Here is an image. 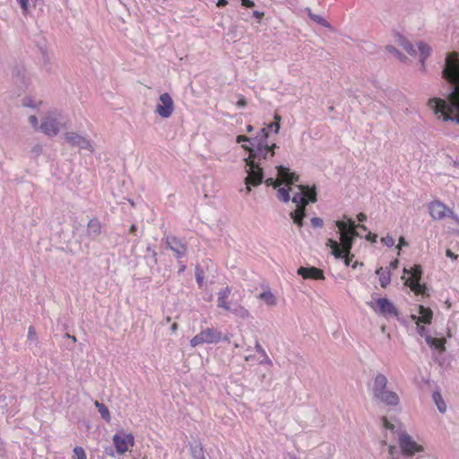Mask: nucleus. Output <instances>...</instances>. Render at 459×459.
I'll use <instances>...</instances> for the list:
<instances>
[{
  "label": "nucleus",
  "mask_w": 459,
  "mask_h": 459,
  "mask_svg": "<svg viewBox=\"0 0 459 459\" xmlns=\"http://www.w3.org/2000/svg\"><path fill=\"white\" fill-rule=\"evenodd\" d=\"M230 312L234 314L237 317L241 318L243 320L251 317V315L248 312V310L242 307L240 304H238L236 307H234Z\"/></svg>",
  "instance_id": "obj_29"
},
{
  "label": "nucleus",
  "mask_w": 459,
  "mask_h": 459,
  "mask_svg": "<svg viewBox=\"0 0 459 459\" xmlns=\"http://www.w3.org/2000/svg\"><path fill=\"white\" fill-rule=\"evenodd\" d=\"M22 7V9L26 12L29 8V0H17Z\"/></svg>",
  "instance_id": "obj_52"
},
{
  "label": "nucleus",
  "mask_w": 459,
  "mask_h": 459,
  "mask_svg": "<svg viewBox=\"0 0 459 459\" xmlns=\"http://www.w3.org/2000/svg\"><path fill=\"white\" fill-rule=\"evenodd\" d=\"M102 232V226L99 219L92 218L91 219L88 223L85 230V238L89 241H94L98 238V237Z\"/></svg>",
  "instance_id": "obj_15"
},
{
  "label": "nucleus",
  "mask_w": 459,
  "mask_h": 459,
  "mask_svg": "<svg viewBox=\"0 0 459 459\" xmlns=\"http://www.w3.org/2000/svg\"><path fill=\"white\" fill-rule=\"evenodd\" d=\"M112 440H113L114 446L116 448V452L117 454L123 455L128 450V447L126 446V442L125 441V438L119 433H116L113 436Z\"/></svg>",
  "instance_id": "obj_23"
},
{
  "label": "nucleus",
  "mask_w": 459,
  "mask_h": 459,
  "mask_svg": "<svg viewBox=\"0 0 459 459\" xmlns=\"http://www.w3.org/2000/svg\"><path fill=\"white\" fill-rule=\"evenodd\" d=\"M388 380L386 377L382 374L378 373L375 377L372 385H370L371 391H372V396L378 395L381 392H383L385 389H386Z\"/></svg>",
  "instance_id": "obj_18"
},
{
  "label": "nucleus",
  "mask_w": 459,
  "mask_h": 459,
  "mask_svg": "<svg viewBox=\"0 0 459 459\" xmlns=\"http://www.w3.org/2000/svg\"><path fill=\"white\" fill-rule=\"evenodd\" d=\"M351 252L349 253H342V257H341L342 259L344 260V263L347 266H350L351 263V260H352V255L351 256L350 255Z\"/></svg>",
  "instance_id": "obj_46"
},
{
  "label": "nucleus",
  "mask_w": 459,
  "mask_h": 459,
  "mask_svg": "<svg viewBox=\"0 0 459 459\" xmlns=\"http://www.w3.org/2000/svg\"><path fill=\"white\" fill-rule=\"evenodd\" d=\"M255 351L262 356H264L266 354L265 350L262 347V345L259 343V342L255 341Z\"/></svg>",
  "instance_id": "obj_48"
},
{
  "label": "nucleus",
  "mask_w": 459,
  "mask_h": 459,
  "mask_svg": "<svg viewBox=\"0 0 459 459\" xmlns=\"http://www.w3.org/2000/svg\"><path fill=\"white\" fill-rule=\"evenodd\" d=\"M276 169L277 176L281 184L292 185L295 182H298L299 176L296 173L290 171L289 168L279 165L276 167Z\"/></svg>",
  "instance_id": "obj_16"
},
{
  "label": "nucleus",
  "mask_w": 459,
  "mask_h": 459,
  "mask_svg": "<svg viewBox=\"0 0 459 459\" xmlns=\"http://www.w3.org/2000/svg\"><path fill=\"white\" fill-rule=\"evenodd\" d=\"M432 399L435 403V404L437 407V410L444 413L446 411V404L442 397V394L439 391H435L432 394Z\"/></svg>",
  "instance_id": "obj_27"
},
{
  "label": "nucleus",
  "mask_w": 459,
  "mask_h": 459,
  "mask_svg": "<svg viewBox=\"0 0 459 459\" xmlns=\"http://www.w3.org/2000/svg\"><path fill=\"white\" fill-rule=\"evenodd\" d=\"M104 454H105L106 455H108V456H112V457H114V456H115V452H114V450H113L111 447H109V446H108V447H106V448L104 449Z\"/></svg>",
  "instance_id": "obj_55"
},
{
  "label": "nucleus",
  "mask_w": 459,
  "mask_h": 459,
  "mask_svg": "<svg viewBox=\"0 0 459 459\" xmlns=\"http://www.w3.org/2000/svg\"><path fill=\"white\" fill-rule=\"evenodd\" d=\"M357 218H358L359 221L363 222L367 220V215L363 212H360L358 214Z\"/></svg>",
  "instance_id": "obj_60"
},
{
  "label": "nucleus",
  "mask_w": 459,
  "mask_h": 459,
  "mask_svg": "<svg viewBox=\"0 0 459 459\" xmlns=\"http://www.w3.org/2000/svg\"><path fill=\"white\" fill-rule=\"evenodd\" d=\"M263 357H264V359H263V361L260 362L261 364L272 365L273 362H272L271 359L267 356V354H265Z\"/></svg>",
  "instance_id": "obj_59"
},
{
  "label": "nucleus",
  "mask_w": 459,
  "mask_h": 459,
  "mask_svg": "<svg viewBox=\"0 0 459 459\" xmlns=\"http://www.w3.org/2000/svg\"><path fill=\"white\" fill-rule=\"evenodd\" d=\"M178 273H183L186 270V264L184 262L180 260H178Z\"/></svg>",
  "instance_id": "obj_57"
},
{
  "label": "nucleus",
  "mask_w": 459,
  "mask_h": 459,
  "mask_svg": "<svg viewBox=\"0 0 459 459\" xmlns=\"http://www.w3.org/2000/svg\"><path fill=\"white\" fill-rule=\"evenodd\" d=\"M299 191L293 194L292 202L297 204V209L290 213L293 223L299 228L303 227V220L306 217V206L308 203L316 202V191L313 186H299Z\"/></svg>",
  "instance_id": "obj_4"
},
{
  "label": "nucleus",
  "mask_w": 459,
  "mask_h": 459,
  "mask_svg": "<svg viewBox=\"0 0 459 459\" xmlns=\"http://www.w3.org/2000/svg\"><path fill=\"white\" fill-rule=\"evenodd\" d=\"M228 4V1L227 0H218L217 2V6L218 7H224Z\"/></svg>",
  "instance_id": "obj_62"
},
{
  "label": "nucleus",
  "mask_w": 459,
  "mask_h": 459,
  "mask_svg": "<svg viewBox=\"0 0 459 459\" xmlns=\"http://www.w3.org/2000/svg\"><path fill=\"white\" fill-rule=\"evenodd\" d=\"M425 341L429 347H433L434 342H437V338H433L429 334H426Z\"/></svg>",
  "instance_id": "obj_50"
},
{
  "label": "nucleus",
  "mask_w": 459,
  "mask_h": 459,
  "mask_svg": "<svg viewBox=\"0 0 459 459\" xmlns=\"http://www.w3.org/2000/svg\"><path fill=\"white\" fill-rule=\"evenodd\" d=\"M260 299L264 300L267 305L273 306L276 304L275 296L270 291V289L260 294Z\"/></svg>",
  "instance_id": "obj_32"
},
{
  "label": "nucleus",
  "mask_w": 459,
  "mask_h": 459,
  "mask_svg": "<svg viewBox=\"0 0 459 459\" xmlns=\"http://www.w3.org/2000/svg\"><path fill=\"white\" fill-rule=\"evenodd\" d=\"M388 453H389L391 459H393L394 457H395L399 455L398 450H397L396 446H389Z\"/></svg>",
  "instance_id": "obj_47"
},
{
  "label": "nucleus",
  "mask_w": 459,
  "mask_h": 459,
  "mask_svg": "<svg viewBox=\"0 0 459 459\" xmlns=\"http://www.w3.org/2000/svg\"><path fill=\"white\" fill-rule=\"evenodd\" d=\"M385 49L391 53V54H394L398 59H400L402 62H405L407 60V57L402 53L400 52L397 48H395L394 46L392 45H387L385 47Z\"/></svg>",
  "instance_id": "obj_34"
},
{
  "label": "nucleus",
  "mask_w": 459,
  "mask_h": 459,
  "mask_svg": "<svg viewBox=\"0 0 459 459\" xmlns=\"http://www.w3.org/2000/svg\"><path fill=\"white\" fill-rule=\"evenodd\" d=\"M425 341L429 347H433L434 342H437V338H433L429 334H426Z\"/></svg>",
  "instance_id": "obj_49"
},
{
  "label": "nucleus",
  "mask_w": 459,
  "mask_h": 459,
  "mask_svg": "<svg viewBox=\"0 0 459 459\" xmlns=\"http://www.w3.org/2000/svg\"><path fill=\"white\" fill-rule=\"evenodd\" d=\"M66 117L57 111L48 112L42 119L39 129L48 136H56L66 126Z\"/></svg>",
  "instance_id": "obj_5"
},
{
  "label": "nucleus",
  "mask_w": 459,
  "mask_h": 459,
  "mask_svg": "<svg viewBox=\"0 0 459 459\" xmlns=\"http://www.w3.org/2000/svg\"><path fill=\"white\" fill-rule=\"evenodd\" d=\"M147 252L150 254V259L152 263L157 264V252L151 246L147 247Z\"/></svg>",
  "instance_id": "obj_39"
},
{
  "label": "nucleus",
  "mask_w": 459,
  "mask_h": 459,
  "mask_svg": "<svg viewBox=\"0 0 459 459\" xmlns=\"http://www.w3.org/2000/svg\"><path fill=\"white\" fill-rule=\"evenodd\" d=\"M240 300L241 295L238 290L223 289L219 292L218 307L230 312L234 307L239 304Z\"/></svg>",
  "instance_id": "obj_8"
},
{
  "label": "nucleus",
  "mask_w": 459,
  "mask_h": 459,
  "mask_svg": "<svg viewBox=\"0 0 459 459\" xmlns=\"http://www.w3.org/2000/svg\"><path fill=\"white\" fill-rule=\"evenodd\" d=\"M264 182H265L266 186H273V187H275V186H276V185H275V179H274V178H268L267 179H265V181H264Z\"/></svg>",
  "instance_id": "obj_58"
},
{
  "label": "nucleus",
  "mask_w": 459,
  "mask_h": 459,
  "mask_svg": "<svg viewBox=\"0 0 459 459\" xmlns=\"http://www.w3.org/2000/svg\"><path fill=\"white\" fill-rule=\"evenodd\" d=\"M162 241H164L166 248L174 253L177 260H180L186 256L187 252V243L185 238L173 235H166L163 237Z\"/></svg>",
  "instance_id": "obj_9"
},
{
  "label": "nucleus",
  "mask_w": 459,
  "mask_h": 459,
  "mask_svg": "<svg viewBox=\"0 0 459 459\" xmlns=\"http://www.w3.org/2000/svg\"><path fill=\"white\" fill-rule=\"evenodd\" d=\"M221 341L229 342L230 338L227 335L223 336L222 333L221 331L217 330L216 328L208 327V328L202 330L199 333L195 335L190 340V345L192 347H196V346H198L200 344H204V343H208V344L218 343Z\"/></svg>",
  "instance_id": "obj_7"
},
{
  "label": "nucleus",
  "mask_w": 459,
  "mask_h": 459,
  "mask_svg": "<svg viewBox=\"0 0 459 459\" xmlns=\"http://www.w3.org/2000/svg\"><path fill=\"white\" fill-rule=\"evenodd\" d=\"M417 333L421 336V337H424L426 336V334H429L428 333V329L423 326V325H417Z\"/></svg>",
  "instance_id": "obj_43"
},
{
  "label": "nucleus",
  "mask_w": 459,
  "mask_h": 459,
  "mask_svg": "<svg viewBox=\"0 0 459 459\" xmlns=\"http://www.w3.org/2000/svg\"><path fill=\"white\" fill-rule=\"evenodd\" d=\"M306 11H307L308 16L310 17V19L312 21H314L315 22H316L317 24H320L324 27H326V28L330 27L329 22L325 18H323L322 16H320L318 14L313 13L310 8H307Z\"/></svg>",
  "instance_id": "obj_31"
},
{
  "label": "nucleus",
  "mask_w": 459,
  "mask_h": 459,
  "mask_svg": "<svg viewBox=\"0 0 459 459\" xmlns=\"http://www.w3.org/2000/svg\"><path fill=\"white\" fill-rule=\"evenodd\" d=\"M290 188L286 187H280L277 191V197L279 200H281L283 203H287L290 201Z\"/></svg>",
  "instance_id": "obj_33"
},
{
  "label": "nucleus",
  "mask_w": 459,
  "mask_h": 459,
  "mask_svg": "<svg viewBox=\"0 0 459 459\" xmlns=\"http://www.w3.org/2000/svg\"><path fill=\"white\" fill-rule=\"evenodd\" d=\"M384 427L391 431H394L395 426L389 422L385 417L383 418Z\"/></svg>",
  "instance_id": "obj_45"
},
{
  "label": "nucleus",
  "mask_w": 459,
  "mask_h": 459,
  "mask_svg": "<svg viewBox=\"0 0 459 459\" xmlns=\"http://www.w3.org/2000/svg\"><path fill=\"white\" fill-rule=\"evenodd\" d=\"M442 76L450 84L449 92L446 99H430L428 105L443 121L459 124V54L447 55Z\"/></svg>",
  "instance_id": "obj_2"
},
{
  "label": "nucleus",
  "mask_w": 459,
  "mask_h": 459,
  "mask_svg": "<svg viewBox=\"0 0 459 459\" xmlns=\"http://www.w3.org/2000/svg\"><path fill=\"white\" fill-rule=\"evenodd\" d=\"M429 214L434 220L440 221L448 216L455 219L454 212L440 201H433L429 205Z\"/></svg>",
  "instance_id": "obj_13"
},
{
  "label": "nucleus",
  "mask_w": 459,
  "mask_h": 459,
  "mask_svg": "<svg viewBox=\"0 0 459 459\" xmlns=\"http://www.w3.org/2000/svg\"><path fill=\"white\" fill-rule=\"evenodd\" d=\"M366 238L368 240H369L370 242H376L377 241V234H373L371 232H368V236L366 237Z\"/></svg>",
  "instance_id": "obj_54"
},
{
  "label": "nucleus",
  "mask_w": 459,
  "mask_h": 459,
  "mask_svg": "<svg viewBox=\"0 0 459 459\" xmlns=\"http://www.w3.org/2000/svg\"><path fill=\"white\" fill-rule=\"evenodd\" d=\"M336 227L340 230V245L344 253L351 252L353 245V241L357 237H359V233L355 230V222L352 220L349 221V223L342 221H335Z\"/></svg>",
  "instance_id": "obj_6"
},
{
  "label": "nucleus",
  "mask_w": 459,
  "mask_h": 459,
  "mask_svg": "<svg viewBox=\"0 0 459 459\" xmlns=\"http://www.w3.org/2000/svg\"><path fill=\"white\" fill-rule=\"evenodd\" d=\"M27 340L31 342H38V334L33 325H30L28 329Z\"/></svg>",
  "instance_id": "obj_35"
},
{
  "label": "nucleus",
  "mask_w": 459,
  "mask_h": 459,
  "mask_svg": "<svg viewBox=\"0 0 459 459\" xmlns=\"http://www.w3.org/2000/svg\"><path fill=\"white\" fill-rule=\"evenodd\" d=\"M327 246L332 249V254L335 256V257H342V247L340 245V243H338L336 240H333V239H328L327 240Z\"/></svg>",
  "instance_id": "obj_30"
},
{
  "label": "nucleus",
  "mask_w": 459,
  "mask_h": 459,
  "mask_svg": "<svg viewBox=\"0 0 459 459\" xmlns=\"http://www.w3.org/2000/svg\"><path fill=\"white\" fill-rule=\"evenodd\" d=\"M242 5L246 7H253L255 5V3L251 0H241Z\"/></svg>",
  "instance_id": "obj_56"
},
{
  "label": "nucleus",
  "mask_w": 459,
  "mask_h": 459,
  "mask_svg": "<svg viewBox=\"0 0 459 459\" xmlns=\"http://www.w3.org/2000/svg\"><path fill=\"white\" fill-rule=\"evenodd\" d=\"M373 399L379 401L388 406H396L400 403L398 394L386 389L378 394V395L374 396Z\"/></svg>",
  "instance_id": "obj_17"
},
{
  "label": "nucleus",
  "mask_w": 459,
  "mask_h": 459,
  "mask_svg": "<svg viewBox=\"0 0 459 459\" xmlns=\"http://www.w3.org/2000/svg\"><path fill=\"white\" fill-rule=\"evenodd\" d=\"M430 348L439 352H443L446 350L445 344L440 339H437V342H434L433 347Z\"/></svg>",
  "instance_id": "obj_37"
},
{
  "label": "nucleus",
  "mask_w": 459,
  "mask_h": 459,
  "mask_svg": "<svg viewBox=\"0 0 459 459\" xmlns=\"http://www.w3.org/2000/svg\"><path fill=\"white\" fill-rule=\"evenodd\" d=\"M417 48L420 52V62L421 65L420 70L422 72H425V61L427 60V58L429 56V55L431 53V48L428 44L424 43L423 41H419L417 43Z\"/></svg>",
  "instance_id": "obj_20"
},
{
  "label": "nucleus",
  "mask_w": 459,
  "mask_h": 459,
  "mask_svg": "<svg viewBox=\"0 0 459 459\" xmlns=\"http://www.w3.org/2000/svg\"><path fill=\"white\" fill-rule=\"evenodd\" d=\"M311 224L314 228H321L324 225V221L321 218L313 217L311 219Z\"/></svg>",
  "instance_id": "obj_41"
},
{
  "label": "nucleus",
  "mask_w": 459,
  "mask_h": 459,
  "mask_svg": "<svg viewBox=\"0 0 459 459\" xmlns=\"http://www.w3.org/2000/svg\"><path fill=\"white\" fill-rule=\"evenodd\" d=\"M298 273L304 279L318 280L324 278L323 272L316 267H300Z\"/></svg>",
  "instance_id": "obj_19"
},
{
  "label": "nucleus",
  "mask_w": 459,
  "mask_h": 459,
  "mask_svg": "<svg viewBox=\"0 0 459 459\" xmlns=\"http://www.w3.org/2000/svg\"><path fill=\"white\" fill-rule=\"evenodd\" d=\"M398 442L403 456L411 457L423 451V446L413 440V438L405 431L399 434Z\"/></svg>",
  "instance_id": "obj_10"
},
{
  "label": "nucleus",
  "mask_w": 459,
  "mask_h": 459,
  "mask_svg": "<svg viewBox=\"0 0 459 459\" xmlns=\"http://www.w3.org/2000/svg\"><path fill=\"white\" fill-rule=\"evenodd\" d=\"M123 437L125 438V441L126 442L127 447L129 446H133L134 445V437L133 434H124Z\"/></svg>",
  "instance_id": "obj_40"
},
{
  "label": "nucleus",
  "mask_w": 459,
  "mask_h": 459,
  "mask_svg": "<svg viewBox=\"0 0 459 459\" xmlns=\"http://www.w3.org/2000/svg\"><path fill=\"white\" fill-rule=\"evenodd\" d=\"M195 280L197 284L202 287L204 284H212V281H209V273L204 272L203 264H197L195 267Z\"/></svg>",
  "instance_id": "obj_21"
},
{
  "label": "nucleus",
  "mask_w": 459,
  "mask_h": 459,
  "mask_svg": "<svg viewBox=\"0 0 459 459\" xmlns=\"http://www.w3.org/2000/svg\"><path fill=\"white\" fill-rule=\"evenodd\" d=\"M31 152L35 156H39L42 153V146L40 144H36L31 148Z\"/></svg>",
  "instance_id": "obj_44"
},
{
  "label": "nucleus",
  "mask_w": 459,
  "mask_h": 459,
  "mask_svg": "<svg viewBox=\"0 0 459 459\" xmlns=\"http://www.w3.org/2000/svg\"><path fill=\"white\" fill-rule=\"evenodd\" d=\"M274 118L275 121L262 128L255 137L251 138L245 135H238L237 137V143H247V144H243L242 147L249 152V157L247 161L249 169L245 178L247 194L250 193L251 186H255L263 182L264 172L260 167V161L273 157L274 149L278 148L276 143L270 145L268 143L269 132L273 131L275 134H278L280 130L281 117L275 115Z\"/></svg>",
  "instance_id": "obj_1"
},
{
  "label": "nucleus",
  "mask_w": 459,
  "mask_h": 459,
  "mask_svg": "<svg viewBox=\"0 0 459 459\" xmlns=\"http://www.w3.org/2000/svg\"><path fill=\"white\" fill-rule=\"evenodd\" d=\"M160 102L156 107V112L162 118L169 117L174 111V103L171 96L165 92L160 96Z\"/></svg>",
  "instance_id": "obj_14"
},
{
  "label": "nucleus",
  "mask_w": 459,
  "mask_h": 459,
  "mask_svg": "<svg viewBox=\"0 0 459 459\" xmlns=\"http://www.w3.org/2000/svg\"><path fill=\"white\" fill-rule=\"evenodd\" d=\"M381 241L386 247H393L394 245V239L391 236H386L385 238H382Z\"/></svg>",
  "instance_id": "obj_42"
},
{
  "label": "nucleus",
  "mask_w": 459,
  "mask_h": 459,
  "mask_svg": "<svg viewBox=\"0 0 459 459\" xmlns=\"http://www.w3.org/2000/svg\"><path fill=\"white\" fill-rule=\"evenodd\" d=\"M193 459H201L204 456V446L200 440H194L188 444Z\"/></svg>",
  "instance_id": "obj_22"
},
{
  "label": "nucleus",
  "mask_w": 459,
  "mask_h": 459,
  "mask_svg": "<svg viewBox=\"0 0 459 459\" xmlns=\"http://www.w3.org/2000/svg\"><path fill=\"white\" fill-rule=\"evenodd\" d=\"M377 274L379 278L381 287H386L391 281V273L389 268L380 267L377 270Z\"/></svg>",
  "instance_id": "obj_25"
},
{
  "label": "nucleus",
  "mask_w": 459,
  "mask_h": 459,
  "mask_svg": "<svg viewBox=\"0 0 459 459\" xmlns=\"http://www.w3.org/2000/svg\"><path fill=\"white\" fill-rule=\"evenodd\" d=\"M178 323L174 322V323H172V324H171V325H170V331H171L172 333H176V332H177V330H178Z\"/></svg>",
  "instance_id": "obj_64"
},
{
  "label": "nucleus",
  "mask_w": 459,
  "mask_h": 459,
  "mask_svg": "<svg viewBox=\"0 0 459 459\" xmlns=\"http://www.w3.org/2000/svg\"><path fill=\"white\" fill-rule=\"evenodd\" d=\"M399 44L403 48V49L411 56H416L417 51L415 47L411 42H410L406 38L400 36L399 37Z\"/></svg>",
  "instance_id": "obj_26"
},
{
  "label": "nucleus",
  "mask_w": 459,
  "mask_h": 459,
  "mask_svg": "<svg viewBox=\"0 0 459 459\" xmlns=\"http://www.w3.org/2000/svg\"><path fill=\"white\" fill-rule=\"evenodd\" d=\"M410 290H414V291H415V293H416L417 295H419V294H420V295H425V294H428V292H427V291H428L429 289L424 288V289H410Z\"/></svg>",
  "instance_id": "obj_53"
},
{
  "label": "nucleus",
  "mask_w": 459,
  "mask_h": 459,
  "mask_svg": "<svg viewBox=\"0 0 459 459\" xmlns=\"http://www.w3.org/2000/svg\"><path fill=\"white\" fill-rule=\"evenodd\" d=\"M95 407L98 409L99 413L100 414L101 418L109 422L111 420L110 412L108 408L102 403L96 401L94 403Z\"/></svg>",
  "instance_id": "obj_28"
},
{
  "label": "nucleus",
  "mask_w": 459,
  "mask_h": 459,
  "mask_svg": "<svg viewBox=\"0 0 459 459\" xmlns=\"http://www.w3.org/2000/svg\"><path fill=\"white\" fill-rule=\"evenodd\" d=\"M65 141L73 147H78L82 150H87L91 152L94 151L91 142L86 137L75 133L67 132L65 134Z\"/></svg>",
  "instance_id": "obj_12"
},
{
  "label": "nucleus",
  "mask_w": 459,
  "mask_h": 459,
  "mask_svg": "<svg viewBox=\"0 0 459 459\" xmlns=\"http://www.w3.org/2000/svg\"><path fill=\"white\" fill-rule=\"evenodd\" d=\"M418 313L420 314V322L426 325L431 324L433 312L429 307L423 305L418 306Z\"/></svg>",
  "instance_id": "obj_24"
},
{
  "label": "nucleus",
  "mask_w": 459,
  "mask_h": 459,
  "mask_svg": "<svg viewBox=\"0 0 459 459\" xmlns=\"http://www.w3.org/2000/svg\"><path fill=\"white\" fill-rule=\"evenodd\" d=\"M22 105L24 107L32 108H35L37 107L35 101L30 97H25L22 100Z\"/></svg>",
  "instance_id": "obj_38"
},
{
  "label": "nucleus",
  "mask_w": 459,
  "mask_h": 459,
  "mask_svg": "<svg viewBox=\"0 0 459 459\" xmlns=\"http://www.w3.org/2000/svg\"><path fill=\"white\" fill-rule=\"evenodd\" d=\"M74 457L75 459H87L84 449L79 446L74 448Z\"/></svg>",
  "instance_id": "obj_36"
},
{
  "label": "nucleus",
  "mask_w": 459,
  "mask_h": 459,
  "mask_svg": "<svg viewBox=\"0 0 459 459\" xmlns=\"http://www.w3.org/2000/svg\"><path fill=\"white\" fill-rule=\"evenodd\" d=\"M29 122L30 123V125L33 126V127H38V125H39V119L36 116H30L29 117Z\"/></svg>",
  "instance_id": "obj_51"
},
{
  "label": "nucleus",
  "mask_w": 459,
  "mask_h": 459,
  "mask_svg": "<svg viewBox=\"0 0 459 459\" xmlns=\"http://www.w3.org/2000/svg\"><path fill=\"white\" fill-rule=\"evenodd\" d=\"M421 275L422 269L419 264L404 267L403 275V279L405 281L404 287H426L425 284H420Z\"/></svg>",
  "instance_id": "obj_11"
},
{
  "label": "nucleus",
  "mask_w": 459,
  "mask_h": 459,
  "mask_svg": "<svg viewBox=\"0 0 459 459\" xmlns=\"http://www.w3.org/2000/svg\"><path fill=\"white\" fill-rule=\"evenodd\" d=\"M246 104H247V101H246V100H245V99H243V98L239 99V100H238V102H237V105H238V107H245V106H246Z\"/></svg>",
  "instance_id": "obj_63"
},
{
  "label": "nucleus",
  "mask_w": 459,
  "mask_h": 459,
  "mask_svg": "<svg viewBox=\"0 0 459 459\" xmlns=\"http://www.w3.org/2000/svg\"><path fill=\"white\" fill-rule=\"evenodd\" d=\"M411 318L412 321H414L417 324V325H420V323H421L420 316H416V315L412 314V315H411Z\"/></svg>",
  "instance_id": "obj_61"
},
{
  "label": "nucleus",
  "mask_w": 459,
  "mask_h": 459,
  "mask_svg": "<svg viewBox=\"0 0 459 459\" xmlns=\"http://www.w3.org/2000/svg\"><path fill=\"white\" fill-rule=\"evenodd\" d=\"M366 305L378 316L387 321L395 319L403 325H407L406 318L402 315L398 307L386 297L374 292L371 294L370 299L366 301Z\"/></svg>",
  "instance_id": "obj_3"
}]
</instances>
